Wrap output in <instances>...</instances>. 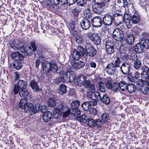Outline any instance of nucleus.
I'll use <instances>...</instances> for the list:
<instances>
[{
    "label": "nucleus",
    "mask_w": 149,
    "mask_h": 149,
    "mask_svg": "<svg viewBox=\"0 0 149 149\" xmlns=\"http://www.w3.org/2000/svg\"><path fill=\"white\" fill-rule=\"evenodd\" d=\"M89 38L96 45H99L101 42V38L96 33H93Z\"/></svg>",
    "instance_id": "14"
},
{
    "label": "nucleus",
    "mask_w": 149,
    "mask_h": 149,
    "mask_svg": "<svg viewBox=\"0 0 149 149\" xmlns=\"http://www.w3.org/2000/svg\"><path fill=\"white\" fill-rule=\"evenodd\" d=\"M58 93L61 95H64L67 92L66 86L64 85L61 84L58 88Z\"/></svg>",
    "instance_id": "29"
},
{
    "label": "nucleus",
    "mask_w": 149,
    "mask_h": 149,
    "mask_svg": "<svg viewBox=\"0 0 149 149\" xmlns=\"http://www.w3.org/2000/svg\"><path fill=\"white\" fill-rule=\"evenodd\" d=\"M13 65L14 68L17 70H19L22 68V64L20 61H16L13 63Z\"/></svg>",
    "instance_id": "33"
},
{
    "label": "nucleus",
    "mask_w": 149,
    "mask_h": 149,
    "mask_svg": "<svg viewBox=\"0 0 149 149\" xmlns=\"http://www.w3.org/2000/svg\"><path fill=\"white\" fill-rule=\"evenodd\" d=\"M101 118L103 122L107 123L110 122L111 120V118L108 113L104 112L101 114Z\"/></svg>",
    "instance_id": "23"
},
{
    "label": "nucleus",
    "mask_w": 149,
    "mask_h": 149,
    "mask_svg": "<svg viewBox=\"0 0 149 149\" xmlns=\"http://www.w3.org/2000/svg\"><path fill=\"white\" fill-rule=\"evenodd\" d=\"M106 70L109 75L113 74L115 70V68L114 66V64L111 63L108 64L106 67Z\"/></svg>",
    "instance_id": "21"
},
{
    "label": "nucleus",
    "mask_w": 149,
    "mask_h": 149,
    "mask_svg": "<svg viewBox=\"0 0 149 149\" xmlns=\"http://www.w3.org/2000/svg\"><path fill=\"white\" fill-rule=\"evenodd\" d=\"M127 15V14H123L122 15L118 13L115 14L113 17V20L117 24H121L123 22L125 19H126V15Z\"/></svg>",
    "instance_id": "8"
},
{
    "label": "nucleus",
    "mask_w": 149,
    "mask_h": 149,
    "mask_svg": "<svg viewBox=\"0 0 149 149\" xmlns=\"http://www.w3.org/2000/svg\"><path fill=\"white\" fill-rule=\"evenodd\" d=\"M91 22L93 26L97 27L102 26L103 21L100 17H95L92 19Z\"/></svg>",
    "instance_id": "11"
},
{
    "label": "nucleus",
    "mask_w": 149,
    "mask_h": 149,
    "mask_svg": "<svg viewBox=\"0 0 149 149\" xmlns=\"http://www.w3.org/2000/svg\"><path fill=\"white\" fill-rule=\"evenodd\" d=\"M113 17L110 15H105L103 18L104 24L107 26L111 25L113 21Z\"/></svg>",
    "instance_id": "10"
},
{
    "label": "nucleus",
    "mask_w": 149,
    "mask_h": 149,
    "mask_svg": "<svg viewBox=\"0 0 149 149\" xmlns=\"http://www.w3.org/2000/svg\"><path fill=\"white\" fill-rule=\"evenodd\" d=\"M52 117V113L50 111H47L44 113L42 118L44 122H47L50 120Z\"/></svg>",
    "instance_id": "20"
},
{
    "label": "nucleus",
    "mask_w": 149,
    "mask_h": 149,
    "mask_svg": "<svg viewBox=\"0 0 149 149\" xmlns=\"http://www.w3.org/2000/svg\"><path fill=\"white\" fill-rule=\"evenodd\" d=\"M127 44L129 45H131L134 42V38L133 35L130 34L127 37Z\"/></svg>",
    "instance_id": "32"
},
{
    "label": "nucleus",
    "mask_w": 149,
    "mask_h": 149,
    "mask_svg": "<svg viewBox=\"0 0 149 149\" xmlns=\"http://www.w3.org/2000/svg\"><path fill=\"white\" fill-rule=\"evenodd\" d=\"M91 84L90 81L88 80H86L84 82V84L83 85H84V87L88 88L89 87Z\"/></svg>",
    "instance_id": "64"
},
{
    "label": "nucleus",
    "mask_w": 149,
    "mask_h": 149,
    "mask_svg": "<svg viewBox=\"0 0 149 149\" xmlns=\"http://www.w3.org/2000/svg\"><path fill=\"white\" fill-rule=\"evenodd\" d=\"M142 71V75L146 74L148 70V68L146 65H143L141 68Z\"/></svg>",
    "instance_id": "51"
},
{
    "label": "nucleus",
    "mask_w": 149,
    "mask_h": 149,
    "mask_svg": "<svg viewBox=\"0 0 149 149\" xmlns=\"http://www.w3.org/2000/svg\"><path fill=\"white\" fill-rule=\"evenodd\" d=\"M102 124V121L99 119H97L95 121V124L98 127H100Z\"/></svg>",
    "instance_id": "59"
},
{
    "label": "nucleus",
    "mask_w": 149,
    "mask_h": 149,
    "mask_svg": "<svg viewBox=\"0 0 149 149\" xmlns=\"http://www.w3.org/2000/svg\"><path fill=\"white\" fill-rule=\"evenodd\" d=\"M97 104L96 100L93 99H91V100L88 102H84L81 104V107L83 110L86 111L92 106L96 105Z\"/></svg>",
    "instance_id": "6"
},
{
    "label": "nucleus",
    "mask_w": 149,
    "mask_h": 149,
    "mask_svg": "<svg viewBox=\"0 0 149 149\" xmlns=\"http://www.w3.org/2000/svg\"><path fill=\"white\" fill-rule=\"evenodd\" d=\"M30 109H29L28 111L32 112L33 113H36L39 111L40 109V106L39 104H35L32 107V104L31 106H30Z\"/></svg>",
    "instance_id": "24"
},
{
    "label": "nucleus",
    "mask_w": 149,
    "mask_h": 149,
    "mask_svg": "<svg viewBox=\"0 0 149 149\" xmlns=\"http://www.w3.org/2000/svg\"><path fill=\"white\" fill-rule=\"evenodd\" d=\"M106 47L107 49V51L108 53H111L114 52L113 49L111 46L106 45Z\"/></svg>",
    "instance_id": "57"
},
{
    "label": "nucleus",
    "mask_w": 149,
    "mask_h": 149,
    "mask_svg": "<svg viewBox=\"0 0 149 149\" xmlns=\"http://www.w3.org/2000/svg\"><path fill=\"white\" fill-rule=\"evenodd\" d=\"M84 15L85 17L87 18H90L91 17V14L89 9H86L84 11Z\"/></svg>",
    "instance_id": "42"
},
{
    "label": "nucleus",
    "mask_w": 149,
    "mask_h": 149,
    "mask_svg": "<svg viewBox=\"0 0 149 149\" xmlns=\"http://www.w3.org/2000/svg\"><path fill=\"white\" fill-rule=\"evenodd\" d=\"M85 54L84 49L80 45L78 46L77 49L73 50L72 57L75 60H78L81 57L83 56Z\"/></svg>",
    "instance_id": "3"
},
{
    "label": "nucleus",
    "mask_w": 149,
    "mask_h": 149,
    "mask_svg": "<svg viewBox=\"0 0 149 149\" xmlns=\"http://www.w3.org/2000/svg\"><path fill=\"white\" fill-rule=\"evenodd\" d=\"M62 112H59L55 110L53 111V118H60Z\"/></svg>",
    "instance_id": "46"
},
{
    "label": "nucleus",
    "mask_w": 149,
    "mask_h": 149,
    "mask_svg": "<svg viewBox=\"0 0 149 149\" xmlns=\"http://www.w3.org/2000/svg\"><path fill=\"white\" fill-rule=\"evenodd\" d=\"M77 119L80 122L84 123H86L87 119L86 116L85 115H81L78 117Z\"/></svg>",
    "instance_id": "38"
},
{
    "label": "nucleus",
    "mask_w": 149,
    "mask_h": 149,
    "mask_svg": "<svg viewBox=\"0 0 149 149\" xmlns=\"http://www.w3.org/2000/svg\"><path fill=\"white\" fill-rule=\"evenodd\" d=\"M76 1L79 5L81 6H84L85 5V0H77Z\"/></svg>",
    "instance_id": "62"
},
{
    "label": "nucleus",
    "mask_w": 149,
    "mask_h": 149,
    "mask_svg": "<svg viewBox=\"0 0 149 149\" xmlns=\"http://www.w3.org/2000/svg\"><path fill=\"white\" fill-rule=\"evenodd\" d=\"M88 125L90 127H93L95 124V121L94 120L91 118H89L87 119L86 122Z\"/></svg>",
    "instance_id": "43"
},
{
    "label": "nucleus",
    "mask_w": 149,
    "mask_h": 149,
    "mask_svg": "<svg viewBox=\"0 0 149 149\" xmlns=\"http://www.w3.org/2000/svg\"><path fill=\"white\" fill-rule=\"evenodd\" d=\"M137 84L139 87H141L143 86V84L145 83V81L142 79H139L136 82Z\"/></svg>",
    "instance_id": "56"
},
{
    "label": "nucleus",
    "mask_w": 149,
    "mask_h": 149,
    "mask_svg": "<svg viewBox=\"0 0 149 149\" xmlns=\"http://www.w3.org/2000/svg\"><path fill=\"white\" fill-rule=\"evenodd\" d=\"M59 102L58 100L54 99V98H51L48 99L47 101L48 105L52 107H54L57 105V104Z\"/></svg>",
    "instance_id": "22"
},
{
    "label": "nucleus",
    "mask_w": 149,
    "mask_h": 149,
    "mask_svg": "<svg viewBox=\"0 0 149 149\" xmlns=\"http://www.w3.org/2000/svg\"><path fill=\"white\" fill-rule=\"evenodd\" d=\"M27 86V83L25 81L22 80H19L14 85L13 89L14 95L17 94L19 93L21 97H29L30 101H33V99L32 98L33 97L31 95L30 91L24 90L26 88Z\"/></svg>",
    "instance_id": "1"
},
{
    "label": "nucleus",
    "mask_w": 149,
    "mask_h": 149,
    "mask_svg": "<svg viewBox=\"0 0 149 149\" xmlns=\"http://www.w3.org/2000/svg\"><path fill=\"white\" fill-rule=\"evenodd\" d=\"M71 68L70 65H68L66 67L67 71L63 74V77L64 79L69 82L74 81L75 79V74L74 72L69 70Z\"/></svg>",
    "instance_id": "2"
},
{
    "label": "nucleus",
    "mask_w": 149,
    "mask_h": 149,
    "mask_svg": "<svg viewBox=\"0 0 149 149\" xmlns=\"http://www.w3.org/2000/svg\"><path fill=\"white\" fill-rule=\"evenodd\" d=\"M92 8L93 11L95 13L99 14L103 10L102 4L95 3L92 5Z\"/></svg>",
    "instance_id": "16"
},
{
    "label": "nucleus",
    "mask_w": 149,
    "mask_h": 149,
    "mask_svg": "<svg viewBox=\"0 0 149 149\" xmlns=\"http://www.w3.org/2000/svg\"><path fill=\"white\" fill-rule=\"evenodd\" d=\"M81 28L83 30H86L89 29L91 26L90 23L87 19H84L80 23Z\"/></svg>",
    "instance_id": "19"
},
{
    "label": "nucleus",
    "mask_w": 149,
    "mask_h": 149,
    "mask_svg": "<svg viewBox=\"0 0 149 149\" xmlns=\"http://www.w3.org/2000/svg\"><path fill=\"white\" fill-rule=\"evenodd\" d=\"M26 54H21L17 52H14L12 55V57L16 60H22L25 57Z\"/></svg>",
    "instance_id": "18"
},
{
    "label": "nucleus",
    "mask_w": 149,
    "mask_h": 149,
    "mask_svg": "<svg viewBox=\"0 0 149 149\" xmlns=\"http://www.w3.org/2000/svg\"><path fill=\"white\" fill-rule=\"evenodd\" d=\"M27 99L26 98L22 99L19 103V108L22 109H24V111L26 112H28L29 109H30V106L32 105V103L27 102Z\"/></svg>",
    "instance_id": "5"
},
{
    "label": "nucleus",
    "mask_w": 149,
    "mask_h": 149,
    "mask_svg": "<svg viewBox=\"0 0 149 149\" xmlns=\"http://www.w3.org/2000/svg\"><path fill=\"white\" fill-rule=\"evenodd\" d=\"M70 108L68 109L67 111L65 112H62L63 113V117H68L69 115H70L71 116V113L70 112Z\"/></svg>",
    "instance_id": "60"
},
{
    "label": "nucleus",
    "mask_w": 149,
    "mask_h": 149,
    "mask_svg": "<svg viewBox=\"0 0 149 149\" xmlns=\"http://www.w3.org/2000/svg\"><path fill=\"white\" fill-rule=\"evenodd\" d=\"M95 3L102 4L103 6H107V4H105L104 0H93Z\"/></svg>",
    "instance_id": "49"
},
{
    "label": "nucleus",
    "mask_w": 149,
    "mask_h": 149,
    "mask_svg": "<svg viewBox=\"0 0 149 149\" xmlns=\"http://www.w3.org/2000/svg\"><path fill=\"white\" fill-rule=\"evenodd\" d=\"M70 63L73 69L75 70L79 69V68H78V63L77 62L72 60L71 61Z\"/></svg>",
    "instance_id": "50"
},
{
    "label": "nucleus",
    "mask_w": 149,
    "mask_h": 149,
    "mask_svg": "<svg viewBox=\"0 0 149 149\" xmlns=\"http://www.w3.org/2000/svg\"><path fill=\"white\" fill-rule=\"evenodd\" d=\"M140 74L138 72L135 73L133 77H129L130 81L132 82H136L139 79Z\"/></svg>",
    "instance_id": "26"
},
{
    "label": "nucleus",
    "mask_w": 149,
    "mask_h": 149,
    "mask_svg": "<svg viewBox=\"0 0 149 149\" xmlns=\"http://www.w3.org/2000/svg\"><path fill=\"white\" fill-rule=\"evenodd\" d=\"M88 88H89V92L95 94V93L96 91H95V88L94 84H91Z\"/></svg>",
    "instance_id": "53"
},
{
    "label": "nucleus",
    "mask_w": 149,
    "mask_h": 149,
    "mask_svg": "<svg viewBox=\"0 0 149 149\" xmlns=\"http://www.w3.org/2000/svg\"><path fill=\"white\" fill-rule=\"evenodd\" d=\"M131 20L133 24H137L139 21V17L135 15H133L131 17Z\"/></svg>",
    "instance_id": "41"
},
{
    "label": "nucleus",
    "mask_w": 149,
    "mask_h": 149,
    "mask_svg": "<svg viewBox=\"0 0 149 149\" xmlns=\"http://www.w3.org/2000/svg\"><path fill=\"white\" fill-rule=\"evenodd\" d=\"M51 64L46 62L42 64V72L44 74H48L51 71Z\"/></svg>",
    "instance_id": "15"
},
{
    "label": "nucleus",
    "mask_w": 149,
    "mask_h": 149,
    "mask_svg": "<svg viewBox=\"0 0 149 149\" xmlns=\"http://www.w3.org/2000/svg\"><path fill=\"white\" fill-rule=\"evenodd\" d=\"M119 83L113 84L111 89L113 91H115L119 89Z\"/></svg>",
    "instance_id": "48"
},
{
    "label": "nucleus",
    "mask_w": 149,
    "mask_h": 149,
    "mask_svg": "<svg viewBox=\"0 0 149 149\" xmlns=\"http://www.w3.org/2000/svg\"><path fill=\"white\" fill-rule=\"evenodd\" d=\"M140 89L143 94H147V90H148V87L143 86L141 87H140Z\"/></svg>",
    "instance_id": "58"
},
{
    "label": "nucleus",
    "mask_w": 149,
    "mask_h": 149,
    "mask_svg": "<svg viewBox=\"0 0 149 149\" xmlns=\"http://www.w3.org/2000/svg\"><path fill=\"white\" fill-rule=\"evenodd\" d=\"M25 47L26 48V52L24 53L23 54L24 55L25 54L26 55V54L25 56V57L28 54H30L33 53V51L31 47L27 45H26Z\"/></svg>",
    "instance_id": "36"
},
{
    "label": "nucleus",
    "mask_w": 149,
    "mask_h": 149,
    "mask_svg": "<svg viewBox=\"0 0 149 149\" xmlns=\"http://www.w3.org/2000/svg\"><path fill=\"white\" fill-rule=\"evenodd\" d=\"M30 85L34 91L37 92L41 91V89L39 88L37 82L34 80L31 81Z\"/></svg>",
    "instance_id": "17"
},
{
    "label": "nucleus",
    "mask_w": 149,
    "mask_h": 149,
    "mask_svg": "<svg viewBox=\"0 0 149 149\" xmlns=\"http://www.w3.org/2000/svg\"><path fill=\"white\" fill-rule=\"evenodd\" d=\"M70 112L72 116H75L81 114L80 111L78 108H71Z\"/></svg>",
    "instance_id": "27"
},
{
    "label": "nucleus",
    "mask_w": 149,
    "mask_h": 149,
    "mask_svg": "<svg viewBox=\"0 0 149 149\" xmlns=\"http://www.w3.org/2000/svg\"><path fill=\"white\" fill-rule=\"evenodd\" d=\"M86 78L83 75H81L77 79V81L78 84L80 86H82L85 81L86 80Z\"/></svg>",
    "instance_id": "28"
},
{
    "label": "nucleus",
    "mask_w": 149,
    "mask_h": 149,
    "mask_svg": "<svg viewBox=\"0 0 149 149\" xmlns=\"http://www.w3.org/2000/svg\"><path fill=\"white\" fill-rule=\"evenodd\" d=\"M38 59L42 63L45 60V58L43 54H41L39 55Z\"/></svg>",
    "instance_id": "63"
},
{
    "label": "nucleus",
    "mask_w": 149,
    "mask_h": 149,
    "mask_svg": "<svg viewBox=\"0 0 149 149\" xmlns=\"http://www.w3.org/2000/svg\"><path fill=\"white\" fill-rule=\"evenodd\" d=\"M124 22H125V24L127 28L128 29H130L132 27V24L131 23V20L129 19H125Z\"/></svg>",
    "instance_id": "47"
},
{
    "label": "nucleus",
    "mask_w": 149,
    "mask_h": 149,
    "mask_svg": "<svg viewBox=\"0 0 149 149\" xmlns=\"http://www.w3.org/2000/svg\"><path fill=\"white\" fill-rule=\"evenodd\" d=\"M48 1L49 2L48 3V4H46L47 6H50L51 5H53L54 4V5H58L60 3V0H56V1H55L53 0H49Z\"/></svg>",
    "instance_id": "39"
},
{
    "label": "nucleus",
    "mask_w": 149,
    "mask_h": 149,
    "mask_svg": "<svg viewBox=\"0 0 149 149\" xmlns=\"http://www.w3.org/2000/svg\"><path fill=\"white\" fill-rule=\"evenodd\" d=\"M122 72L123 74H127L130 72V65L129 63L125 62L123 63L120 67Z\"/></svg>",
    "instance_id": "12"
},
{
    "label": "nucleus",
    "mask_w": 149,
    "mask_h": 149,
    "mask_svg": "<svg viewBox=\"0 0 149 149\" xmlns=\"http://www.w3.org/2000/svg\"><path fill=\"white\" fill-rule=\"evenodd\" d=\"M121 61L120 59L118 57H117L114 61V66L116 67H120Z\"/></svg>",
    "instance_id": "45"
},
{
    "label": "nucleus",
    "mask_w": 149,
    "mask_h": 149,
    "mask_svg": "<svg viewBox=\"0 0 149 149\" xmlns=\"http://www.w3.org/2000/svg\"><path fill=\"white\" fill-rule=\"evenodd\" d=\"M98 85L100 91L102 92H105L106 89L104 83L102 81H100L98 83Z\"/></svg>",
    "instance_id": "37"
},
{
    "label": "nucleus",
    "mask_w": 149,
    "mask_h": 149,
    "mask_svg": "<svg viewBox=\"0 0 149 149\" xmlns=\"http://www.w3.org/2000/svg\"><path fill=\"white\" fill-rule=\"evenodd\" d=\"M113 37L116 40L120 41L122 40L123 35L122 31L120 29H116L113 33Z\"/></svg>",
    "instance_id": "7"
},
{
    "label": "nucleus",
    "mask_w": 149,
    "mask_h": 149,
    "mask_svg": "<svg viewBox=\"0 0 149 149\" xmlns=\"http://www.w3.org/2000/svg\"><path fill=\"white\" fill-rule=\"evenodd\" d=\"M26 45H21L20 44V45H18L19 47V49L22 53V54H23L24 53L26 52V48L25 47Z\"/></svg>",
    "instance_id": "54"
},
{
    "label": "nucleus",
    "mask_w": 149,
    "mask_h": 149,
    "mask_svg": "<svg viewBox=\"0 0 149 149\" xmlns=\"http://www.w3.org/2000/svg\"><path fill=\"white\" fill-rule=\"evenodd\" d=\"M134 33L137 35L140 33V29L138 27H136L132 29Z\"/></svg>",
    "instance_id": "61"
},
{
    "label": "nucleus",
    "mask_w": 149,
    "mask_h": 149,
    "mask_svg": "<svg viewBox=\"0 0 149 149\" xmlns=\"http://www.w3.org/2000/svg\"><path fill=\"white\" fill-rule=\"evenodd\" d=\"M127 89L129 92L133 93L136 90V87L135 85L132 84L128 85L127 86Z\"/></svg>",
    "instance_id": "35"
},
{
    "label": "nucleus",
    "mask_w": 149,
    "mask_h": 149,
    "mask_svg": "<svg viewBox=\"0 0 149 149\" xmlns=\"http://www.w3.org/2000/svg\"><path fill=\"white\" fill-rule=\"evenodd\" d=\"M144 47L140 42L137 44L134 48L135 51L138 53H141L143 52Z\"/></svg>",
    "instance_id": "25"
},
{
    "label": "nucleus",
    "mask_w": 149,
    "mask_h": 149,
    "mask_svg": "<svg viewBox=\"0 0 149 149\" xmlns=\"http://www.w3.org/2000/svg\"><path fill=\"white\" fill-rule=\"evenodd\" d=\"M57 106L54 108V110L59 112H62V113L66 108L65 104L61 100H59Z\"/></svg>",
    "instance_id": "13"
},
{
    "label": "nucleus",
    "mask_w": 149,
    "mask_h": 149,
    "mask_svg": "<svg viewBox=\"0 0 149 149\" xmlns=\"http://www.w3.org/2000/svg\"><path fill=\"white\" fill-rule=\"evenodd\" d=\"M76 42L78 44H81L84 41L83 36L81 34H79L76 36L75 37Z\"/></svg>",
    "instance_id": "34"
},
{
    "label": "nucleus",
    "mask_w": 149,
    "mask_h": 149,
    "mask_svg": "<svg viewBox=\"0 0 149 149\" xmlns=\"http://www.w3.org/2000/svg\"><path fill=\"white\" fill-rule=\"evenodd\" d=\"M141 63L138 60H136L134 63L133 67L136 69H139L141 67Z\"/></svg>",
    "instance_id": "44"
},
{
    "label": "nucleus",
    "mask_w": 149,
    "mask_h": 149,
    "mask_svg": "<svg viewBox=\"0 0 149 149\" xmlns=\"http://www.w3.org/2000/svg\"><path fill=\"white\" fill-rule=\"evenodd\" d=\"M98 91L95 93V97L97 101L101 100L104 104H108L110 102V98L106 94H103L102 97Z\"/></svg>",
    "instance_id": "4"
},
{
    "label": "nucleus",
    "mask_w": 149,
    "mask_h": 149,
    "mask_svg": "<svg viewBox=\"0 0 149 149\" xmlns=\"http://www.w3.org/2000/svg\"><path fill=\"white\" fill-rule=\"evenodd\" d=\"M51 71H52L53 72H57V70H58L57 66L56 64H51Z\"/></svg>",
    "instance_id": "52"
},
{
    "label": "nucleus",
    "mask_w": 149,
    "mask_h": 149,
    "mask_svg": "<svg viewBox=\"0 0 149 149\" xmlns=\"http://www.w3.org/2000/svg\"><path fill=\"white\" fill-rule=\"evenodd\" d=\"M80 105V102L78 100H74L71 104L72 108H77Z\"/></svg>",
    "instance_id": "40"
},
{
    "label": "nucleus",
    "mask_w": 149,
    "mask_h": 149,
    "mask_svg": "<svg viewBox=\"0 0 149 149\" xmlns=\"http://www.w3.org/2000/svg\"><path fill=\"white\" fill-rule=\"evenodd\" d=\"M86 50L87 55L90 57H93L95 55L96 53V50L89 44H87L86 46Z\"/></svg>",
    "instance_id": "9"
},
{
    "label": "nucleus",
    "mask_w": 149,
    "mask_h": 149,
    "mask_svg": "<svg viewBox=\"0 0 149 149\" xmlns=\"http://www.w3.org/2000/svg\"><path fill=\"white\" fill-rule=\"evenodd\" d=\"M143 45L144 48H149V40L145 38L143 39L140 42Z\"/></svg>",
    "instance_id": "30"
},
{
    "label": "nucleus",
    "mask_w": 149,
    "mask_h": 149,
    "mask_svg": "<svg viewBox=\"0 0 149 149\" xmlns=\"http://www.w3.org/2000/svg\"><path fill=\"white\" fill-rule=\"evenodd\" d=\"M93 95H94V93H92L89 91H87L86 94V97L87 99H90V100H91V99H92V97Z\"/></svg>",
    "instance_id": "55"
},
{
    "label": "nucleus",
    "mask_w": 149,
    "mask_h": 149,
    "mask_svg": "<svg viewBox=\"0 0 149 149\" xmlns=\"http://www.w3.org/2000/svg\"><path fill=\"white\" fill-rule=\"evenodd\" d=\"M119 88L122 91H124L127 89V84L126 82L124 81H122L119 83Z\"/></svg>",
    "instance_id": "31"
}]
</instances>
